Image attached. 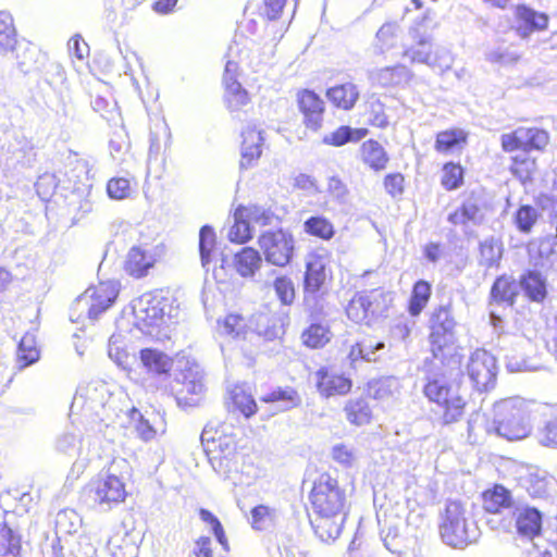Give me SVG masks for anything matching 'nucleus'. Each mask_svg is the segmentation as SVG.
Returning <instances> with one entry per match:
<instances>
[{"label": "nucleus", "instance_id": "1", "mask_svg": "<svg viewBox=\"0 0 557 557\" xmlns=\"http://www.w3.org/2000/svg\"><path fill=\"white\" fill-rule=\"evenodd\" d=\"M309 499L317 515L311 521L315 534L324 542L337 539L348 507L345 488L329 473H322L314 481Z\"/></svg>", "mask_w": 557, "mask_h": 557}, {"label": "nucleus", "instance_id": "2", "mask_svg": "<svg viewBox=\"0 0 557 557\" xmlns=\"http://www.w3.org/2000/svg\"><path fill=\"white\" fill-rule=\"evenodd\" d=\"M126 466L125 459H114L106 471L86 485L85 502L92 510L106 513L124 503L127 496L125 479L117 472Z\"/></svg>", "mask_w": 557, "mask_h": 557}, {"label": "nucleus", "instance_id": "3", "mask_svg": "<svg viewBox=\"0 0 557 557\" xmlns=\"http://www.w3.org/2000/svg\"><path fill=\"white\" fill-rule=\"evenodd\" d=\"M442 541L453 547L462 549L475 543L480 537V529L472 519L467 505L460 500L446 503L438 524Z\"/></svg>", "mask_w": 557, "mask_h": 557}, {"label": "nucleus", "instance_id": "4", "mask_svg": "<svg viewBox=\"0 0 557 557\" xmlns=\"http://www.w3.org/2000/svg\"><path fill=\"white\" fill-rule=\"evenodd\" d=\"M492 429L508 441L525 438L532 431L531 414L520 398L503 399L494 405Z\"/></svg>", "mask_w": 557, "mask_h": 557}, {"label": "nucleus", "instance_id": "5", "mask_svg": "<svg viewBox=\"0 0 557 557\" xmlns=\"http://www.w3.org/2000/svg\"><path fill=\"white\" fill-rule=\"evenodd\" d=\"M119 295L117 284L102 282L98 286L88 287L71 306L70 319L72 322H83L85 319L96 321L99 315L109 309Z\"/></svg>", "mask_w": 557, "mask_h": 557}, {"label": "nucleus", "instance_id": "6", "mask_svg": "<svg viewBox=\"0 0 557 557\" xmlns=\"http://www.w3.org/2000/svg\"><path fill=\"white\" fill-rule=\"evenodd\" d=\"M423 393L430 401L443 409L445 423L456 422L463 414L466 400L459 394L458 386L449 384L443 373H429Z\"/></svg>", "mask_w": 557, "mask_h": 557}, {"label": "nucleus", "instance_id": "7", "mask_svg": "<svg viewBox=\"0 0 557 557\" xmlns=\"http://www.w3.org/2000/svg\"><path fill=\"white\" fill-rule=\"evenodd\" d=\"M430 345L434 359L445 362L454 349L456 321L449 306L438 307L431 317Z\"/></svg>", "mask_w": 557, "mask_h": 557}, {"label": "nucleus", "instance_id": "8", "mask_svg": "<svg viewBox=\"0 0 557 557\" xmlns=\"http://www.w3.org/2000/svg\"><path fill=\"white\" fill-rule=\"evenodd\" d=\"M170 309L166 298L146 293L133 301L134 325L146 335H153L156 329L165 322Z\"/></svg>", "mask_w": 557, "mask_h": 557}, {"label": "nucleus", "instance_id": "9", "mask_svg": "<svg viewBox=\"0 0 557 557\" xmlns=\"http://www.w3.org/2000/svg\"><path fill=\"white\" fill-rule=\"evenodd\" d=\"M517 505L510 492L502 485H495L493 490L483 493V508L490 517L487 525L492 530L511 532L513 519L508 518Z\"/></svg>", "mask_w": 557, "mask_h": 557}, {"label": "nucleus", "instance_id": "10", "mask_svg": "<svg viewBox=\"0 0 557 557\" xmlns=\"http://www.w3.org/2000/svg\"><path fill=\"white\" fill-rule=\"evenodd\" d=\"M258 243L268 263L282 268L290 262L295 248L290 233L283 230L267 231L259 236Z\"/></svg>", "mask_w": 557, "mask_h": 557}, {"label": "nucleus", "instance_id": "11", "mask_svg": "<svg viewBox=\"0 0 557 557\" xmlns=\"http://www.w3.org/2000/svg\"><path fill=\"white\" fill-rule=\"evenodd\" d=\"M498 372L496 358L485 349L474 350L467 363V374L474 388L487 392L494 388Z\"/></svg>", "mask_w": 557, "mask_h": 557}, {"label": "nucleus", "instance_id": "12", "mask_svg": "<svg viewBox=\"0 0 557 557\" xmlns=\"http://www.w3.org/2000/svg\"><path fill=\"white\" fill-rule=\"evenodd\" d=\"M112 395L104 382H92L86 386H79L74 395L72 408L81 406L85 412H92L99 419L109 418L107 412L111 408Z\"/></svg>", "mask_w": 557, "mask_h": 557}, {"label": "nucleus", "instance_id": "13", "mask_svg": "<svg viewBox=\"0 0 557 557\" xmlns=\"http://www.w3.org/2000/svg\"><path fill=\"white\" fill-rule=\"evenodd\" d=\"M385 296L377 290L357 293L348 306V319L356 323L369 322L371 318L382 315L386 309Z\"/></svg>", "mask_w": 557, "mask_h": 557}, {"label": "nucleus", "instance_id": "14", "mask_svg": "<svg viewBox=\"0 0 557 557\" xmlns=\"http://www.w3.org/2000/svg\"><path fill=\"white\" fill-rule=\"evenodd\" d=\"M178 381L182 382V389L178 392L177 401L185 406H196L205 394L206 386L203 373L197 363L186 362V368Z\"/></svg>", "mask_w": 557, "mask_h": 557}, {"label": "nucleus", "instance_id": "15", "mask_svg": "<svg viewBox=\"0 0 557 557\" xmlns=\"http://www.w3.org/2000/svg\"><path fill=\"white\" fill-rule=\"evenodd\" d=\"M508 518L513 519L512 529L521 537L533 540L542 531L543 513L536 507L517 502Z\"/></svg>", "mask_w": 557, "mask_h": 557}, {"label": "nucleus", "instance_id": "16", "mask_svg": "<svg viewBox=\"0 0 557 557\" xmlns=\"http://www.w3.org/2000/svg\"><path fill=\"white\" fill-rule=\"evenodd\" d=\"M297 103L299 111L304 115L305 125L318 131L322 126L324 114V101L313 90L304 89L297 94Z\"/></svg>", "mask_w": 557, "mask_h": 557}, {"label": "nucleus", "instance_id": "17", "mask_svg": "<svg viewBox=\"0 0 557 557\" xmlns=\"http://www.w3.org/2000/svg\"><path fill=\"white\" fill-rule=\"evenodd\" d=\"M314 381L321 396L330 398L345 395L351 389V380L334 370L321 368L314 373Z\"/></svg>", "mask_w": 557, "mask_h": 557}, {"label": "nucleus", "instance_id": "18", "mask_svg": "<svg viewBox=\"0 0 557 557\" xmlns=\"http://www.w3.org/2000/svg\"><path fill=\"white\" fill-rule=\"evenodd\" d=\"M447 220L453 225L460 226L462 232L470 236L473 234V227L483 223L484 212L475 199L468 198L459 208L449 213Z\"/></svg>", "mask_w": 557, "mask_h": 557}, {"label": "nucleus", "instance_id": "19", "mask_svg": "<svg viewBox=\"0 0 557 557\" xmlns=\"http://www.w3.org/2000/svg\"><path fill=\"white\" fill-rule=\"evenodd\" d=\"M521 486L533 498L547 497L556 487L557 482L546 470L531 467L521 479Z\"/></svg>", "mask_w": 557, "mask_h": 557}, {"label": "nucleus", "instance_id": "20", "mask_svg": "<svg viewBox=\"0 0 557 557\" xmlns=\"http://www.w3.org/2000/svg\"><path fill=\"white\" fill-rule=\"evenodd\" d=\"M406 524L400 517H386L384 519V525L381 530V536L384 546L392 553L401 555L404 548H407L410 544L414 543V539H407L400 534V529Z\"/></svg>", "mask_w": 557, "mask_h": 557}, {"label": "nucleus", "instance_id": "21", "mask_svg": "<svg viewBox=\"0 0 557 557\" xmlns=\"http://www.w3.org/2000/svg\"><path fill=\"white\" fill-rule=\"evenodd\" d=\"M156 261V255L152 249L143 246H134L127 252L124 270L128 275L135 278H141L153 268Z\"/></svg>", "mask_w": 557, "mask_h": 557}, {"label": "nucleus", "instance_id": "22", "mask_svg": "<svg viewBox=\"0 0 557 557\" xmlns=\"http://www.w3.org/2000/svg\"><path fill=\"white\" fill-rule=\"evenodd\" d=\"M128 417L137 435L145 442L152 441L158 434L165 432V423L158 414L151 413L150 417H146L133 407L128 411Z\"/></svg>", "mask_w": 557, "mask_h": 557}, {"label": "nucleus", "instance_id": "23", "mask_svg": "<svg viewBox=\"0 0 557 557\" xmlns=\"http://www.w3.org/2000/svg\"><path fill=\"white\" fill-rule=\"evenodd\" d=\"M242 136L243 143L239 166L243 170H247L255 166L261 157L264 138L261 131H257L253 127H247L243 131Z\"/></svg>", "mask_w": 557, "mask_h": 557}, {"label": "nucleus", "instance_id": "24", "mask_svg": "<svg viewBox=\"0 0 557 557\" xmlns=\"http://www.w3.org/2000/svg\"><path fill=\"white\" fill-rule=\"evenodd\" d=\"M368 78L372 85L380 87H395L406 84L411 78V72L403 64L374 69L369 72Z\"/></svg>", "mask_w": 557, "mask_h": 557}, {"label": "nucleus", "instance_id": "25", "mask_svg": "<svg viewBox=\"0 0 557 557\" xmlns=\"http://www.w3.org/2000/svg\"><path fill=\"white\" fill-rule=\"evenodd\" d=\"M519 294V283L513 276L503 274L498 276L490 292V306L505 304L512 307Z\"/></svg>", "mask_w": 557, "mask_h": 557}, {"label": "nucleus", "instance_id": "26", "mask_svg": "<svg viewBox=\"0 0 557 557\" xmlns=\"http://www.w3.org/2000/svg\"><path fill=\"white\" fill-rule=\"evenodd\" d=\"M517 32L525 38L531 33L542 30L547 27L548 16L545 13L537 12L527 5H518L516 9Z\"/></svg>", "mask_w": 557, "mask_h": 557}, {"label": "nucleus", "instance_id": "27", "mask_svg": "<svg viewBox=\"0 0 557 557\" xmlns=\"http://www.w3.org/2000/svg\"><path fill=\"white\" fill-rule=\"evenodd\" d=\"M405 57H408L411 62L425 63L429 66H438L442 71L450 66V57L446 51H443L437 58L433 55L431 51V44L428 39H421L417 46H412L404 52Z\"/></svg>", "mask_w": 557, "mask_h": 557}, {"label": "nucleus", "instance_id": "28", "mask_svg": "<svg viewBox=\"0 0 557 557\" xmlns=\"http://www.w3.org/2000/svg\"><path fill=\"white\" fill-rule=\"evenodd\" d=\"M385 348L384 342L367 337L351 346L348 358L351 363L358 360L375 362L381 359Z\"/></svg>", "mask_w": 557, "mask_h": 557}, {"label": "nucleus", "instance_id": "29", "mask_svg": "<svg viewBox=\"0 0 557 557\" xmlns=\"http://www.w3.org/2000/svg\"><path fill=\"white\" fill-rule=\"evenodd\" d=\"M519 288L532 301L541 302L546 297V281L539 271L528 270L519 277Z\"/></svg>", "mask_w": 557, "mask_h": 557}, {"label": "nucleus", "instance_id": "30", "mask_svg": "<svg viewBox=\"0 0 557 557\" xmlns=\"http://www.w3.org/2000/svg\"><path fill=\"white\" fill-rule=\"evenodd\" d=\"M326 281L325 262L321 257H312L307 261L305 273V293L315 294Z\"/></svg>", "mask_w": 557, "mask_h": 557}, {"label": "nucleus", "instance_id": "31", "mask_svg": "<svg viewBox=\"0 0 557 557\" xmlns=\"http://www.w3.org/2000/svg\"><path fill=\"white\" fill-rule=\"evenodd\" d=\"M503 244L500 239L490 236L479 244V265L486 269L498 268L503 258Z\"/></svg>", "mask_w": 557, "mask_h": 557}, {"label": "nucleus", "instance_id": "32", "mask_svg": "<svg viewBox=\"0 0 557 557\" xmlns=\"http://www.w3.org/2000/svg\"><path fill=\"white\" fill-rule=\"evenodd\" d=\"M326 96L337 108L350 110L359 98V89L354 83H345L327 89Z\"/></svg>", "mask_w": 557, "mask_h": 557}, {"label": "nucleus", "instance_id": "33", "mask_svg": "<svg viewBox=\"0 0 557 557\" xmlns=\"http://www.w3.org/2000/svg\"><path fill=\"white\" fill-rule=\"evenodd\" d=\"M361 159L375 171L385 169L388 157L383 146L376 140L369 139L361 145Z\"/></svg>", "mask_w": 557, "mask_h": 557}, {"label": "nucleus", "instance_id": "34", "mask_svg": "<svg viewBox=\"0 0 557 557\" xmlns=\"http://www.w3.org/2000/svg\"><path fill=\"white\" fill-rule=\"evenodd\" d=\"M13 51H15L16 66L22 73L28 74L37 70L40 53L35 46L17 41Z\"/></svg>", "mask_w": 557, "mask_h": 557}, {"label": "nucleus", "instance_id": "35", "mask_svg": "<svg viewBox=\"0 0 557 557\" xmlns=\"http://www.w3.org/2000/svg\"><path fill=\"white\" fill-rule=\"evenodd\" d=\"M262 263L259 251L251 247L243 248L235 256V267L242 276H252Z\"/></svg>", "mask_w": 557, "mask_h": 557}, {"label": "nucleus", "instance_id": "36", "mask_svg": "<svg viewBox=\"0 0 557 557\" xmlns=\"http://www.w3.org/2000/svg\"><path fill=\"white\" fill-rule=\"evenodd\" d=\"M399 25L397 23H385L376 32L373 48L374 52L383 54L394 48L398 40Z\"/></svg>", "mask_w": 557, "mask_h": 557}, {"label": "nucleus", "instance_id": "37", "mask_svg": "<svg viewBox=\"0 0 557 557\" xmlns=\"http://www.w3.org/2000/svg\"><path fill=\"white\" fill-rule=\"evenodd\" d=\"M368 134L366 128H352L350 126H341L323 138V143L334 147H341L348 143H357Z\"/></svg>", "mask_w": 557, "mask_h": 557}, {"label": "nucleus", "instance_id": "38", "mask_svg": "<svg viewBox=\"0 0 557 557\" xmlns=\"http://www.w3.org/2000/svg\"><path fill=\"white\" fill-rule=\"evenodd\" d=\"M17 45L13 17L8 11H0V54L13 51Z\"/></svg>", "mask_w": 557, "mask_h": 557}, {"label": "nucleus", "instance_id": "39", "mask_svg": "<svg viewBox=\"0 0 557 557\" xmlns=\"http://www.w3.org/2000/svg\"><path fill=\"white\" fill-rule=\"evenodd\" d=\"M140 359L145 368L152 373L164 374L172 368V360L165 354L156 349H143Z\"/></svg>", "mask_w": 557, "mask_h": 557}, {"label": "nucleus", "instance_id": "40", "mask_svg": "<svg viewBox=\"0 0 557 557\" xmlns=\"http://www.w3.org/2000/svg\"><path fill=\"white\" fill-rule=\"evenodd\" d=\"M108 355L119 368L129 370L134 357L125 349L124 336L121 333H114L109 338Z\"/></svg>", "mask_w": 557, "mask_h": 557}, {"label": "nucleus", "instance_id": "41", "mask_svg": "<svg viewBox=\"0 0 557 557\" xmlns=\"http://www.w3.org/2000/svg\"><path fill=\"white\" fill-rule=\"evenodd\" d=\"M302 343L310 348H320L331 339V332L327 324L312 322L301 334Z\"/></svg>", "mask_w": 557, "mask_h": 557}, {"label": "nucleus", "instance_id": "42", "mask_svg": "<svg viewBox=\"0 0 557 557\" xmlns=\"http://www.w3.org/2000/svg\"><path fill=\"white\" fill-rule=\"evenodd\" d=\"M267 403L275 404L277 411H287L297 407L300 404V397L298 393L293 388H278L263 397Z\"/></svg>", "mask_w": 557, "mask_h": 557}, {"label": "nucleus", "instance_id": "43", "mask_svg": "<svg viewBox=\"0 0 557 557\" xmlns=\"http://www.w3.org/2000/svg\"><path fill=\"white\" fill-rule=\"evenodd\" d=\"M431 284L424 280L414 283L409 300V312L412 317H417L425 308L431 297Z\"/></svg>", "mask_w": 557, "mask_h": 557}, {"label": "nucleus", "instance_id": "44", "mask_svg": "<svg viewBox=\"0 0 557 557\" xmlns=\"http://www.w3.org/2000/svg\"><path fill=\"white\" fill-rule=\"evenodd\" d=\"M519 134L523 151L543 150L549 140L547 132L537 127H520Z\"/></svg>", "mask_w": 557, "mask_h": 557}, {"label": "nucleus", "instance_id": "45", "mask_svg": "<svg viewBox=\"0 0 557 557\" xmlns=\"http://www.w3.org/2000/svg\"><path fill=\"white\" fill-rule=\"evenodd\" d=\"M252 225L240 207L234 213V224L228 231L231 242L245 243L252 237Z\"/></svg>", "mask_w": 557, "mask_h": 557}, {"label": "nucleus", "instance_id": "46", "mask_svg": "<svg viewBox=\"0 0 557 557\" xmlns=\"http://www.w3.org/2000/svg\"><path fill=\"white\" fill-rule=\"evenodd\" d=\"M215 247V233L209 225H205L199 232V253L202 268L208 272Z\"/></svg>", "mask_w": 557, "mask_h": 557}, {"label": "nucleus", "instance_id": "47", "mask_svg": "<svg viewBox=\"0 0 557 557\" xmlns=\"http://www.w3.org/2000/svg\"><path fill=\"white\" fill-rule=\"evenodd\" d=\"M344 410L348 421L357 425L367 424L371 419V409L364 398L350 399Z\"/></svg>", "mask_w": 557, "mask_h": 557}, {"label": "nucleus", "instance_id": "48", "mask_svg": "<svg viewBox=\"0 0 557 557\" xmlns=\"http://www.w3.org/2000/svg\"><path fill=\"white\" fill-rule=\"evenodd\" d=\"M107 546L113 557H133L137 549L127 531L123 535L115 534L110 537Z\"/></svg>", "mask_w": 557, "mask_h": 557}, {"label": "nucleus", "instance_id": "49", "mask_svg": "<svg viewBox=\"0 0 557 557\" xmlns=\"http://www.w3.org/2000/svg\"><path fill=\"white\" fill-rule=\"evenodd\" d=\"M231 399L235 409L239 410L245 417L249 418L257 411V404L251 394L247 393L243 386H235L231 391Z\"/></svg>", "mask_w": 557, "mask_h": 557}, {"label": "nucleus", "instance_id": "50", "mask_svg": "<svg viewBox=\"0 0 557 557\" xmlns=\"http://www.w3.org/2000/svg\"><path fill=\"white\" fill-rule=\"evenodd\" d=\"M0 540L4 549V557L21 556V535L7 523L0 529Z\"/></svg>", "mask_w": 557, "mask_h": 557}, {"label": "nucleus", "instance_id": "51", "mask_svg": "<svg viewBox=\"0 0 557 557\" xmlns=\"http://www.w3.org/2000/svg\"><path fill=\"white\" fill-rule=\"evenodd\" d=\"M463 141H466V135L461 129H448L436 135L434 147L437 152L447 153Z\"/></svg>", "mask_w": 557, "mask_h": 557}, {"label": "nucleus", "instance_id": "52", "mask_svg": "<svg viewBox=\"0 0 557 557\" xmlns=\"http://www.w3.org/2000/svg\"><path fill=\"white\" fill-rule=\"evenodd\" d=\"M305 232L320 237L322 239H331L334 236L333 224L324 216H311L304 223Z\"/></svg>", "mask_w": 557, "mask_h": 557}, {"label": "nucleus", "instance_id": "53", "mask_svg": "<svg viewBox=\"0 0 557 557\" xmlns=\"http://www.w3.org/2000/svg\"><path fill=\"white\" fill-rule=\"evenodd\" d=\"M540 216L539 210L531 205H521L515 213L513 222L521 233H530Z\"/></svg>", "mask_w": 557, "mask_h": 557}, {"label": "nucleus", "instance_id": "54", "mask_svg": "<svg viewBox=\"0 0 557 557\" xmlns=\"http://www.w3.org/2000/svg\"><path fill=\"white\" fill-rule=\"evenodd\" d=\"M276 511L264 505H258L251 510V527L258 531H264L274 525Z\"/></svg>", "mask_w": 557, "mask_h": 557}, {"label": "nucleus", "instance_id": "55", "mask_svg": "<svg viewBox=\"0 0 557 557\" xmlns=\"http://www.w3.org/2000/svg\"><path fill=\"white\" fill-rule=\"evenodd\" d=\"M225 86V101L232 111L239 110L248 103V94L238 81H233Z\"/></svg>", "mask_w": 557, "mask_h": 557}, {"label": "nucleus", "instance_id": "56", "mask_svg": "<svg viewBox=\"0 0 557 557\" xmlns=\"http://www.w3.org/2000/svg\"><path fill=\"white\" fill-rule=\"evenodd\" d=\"M536 436L540 445L557 448V409L550 413L543 426L537 430Z\"/></svg>", "mask_w": 557, "mask_h": 557}, {"label": "nucleus", "instance_id": "57", "mask_svg": "<svg viewBox=\"0 0 557 557\" xmlns=\"http://www.w3.org/2000/svg\"><path fill=\"white\" fill-rule=\"evenodd\" d=\"M398 388L395 377H384L369 383V395L374 399L384 400L393 396Z\"/></svg>", "mask_w": 557, "mask_h": 557}, {"label": "nucleus", "instance_id": "58", "mask_svg": "<svg viewBox=\"0 0 557 557\" xmlns=\"http://www.w3.org/2000/svg\"><path fill=\"white\" fill-rule=\"evenodd\" d=\"M17 358L21 368H26L39 359V350L34 345V338L30 335H25L17 349Z\"/></svg>", "mask_w": 557, "mask_h": 557}, {"label": "nucleus", "instance_id": "59", "mask_svg": "<svg viewBox=\"0 0 557 557\" xmlns=\"http://www.w3.org/2000/svg\"><path fill=\"white\" fill-rule=\"evenodd\" d=\"M463 170L455 163H446L443 168L442 185L447 190L458 188L462 184Z\"/></svg>", "mask_w": 557, "mask_h": 557}, {"label": "nucleus", "instance_id": "60", "mask_svg": "<svg viewBox=\"0 0 557 557\" xmlns=\"http://www.w3.org/2000/svg\"><path fill=\"white\" fill-rule=\"evenodd\" d=\"M245 210L246 218L249 219L252 227L255 225L267 226L271 225L276 216L270 210H267L262 207L251 206V207H240Z\"/></svg>", "mask_w": 557, "mask_h": 557}, {"label": "nucleus", "instance_id": "61", "mask_svg": "<svg viewBox=\"0 0 557 557\" xmlns=\"http://www.w3.org/2000/svg\"><path fill=\"white\" fill-rule=\"evenodd\" d=\"M274 290L282 304L290 305L294 301L295 288L290 278L286 276L277 277L274 281Z\"/></svg>", "mask_w": 557, "mask_h": 557}, {"label": "nucleus", "instance_id": "62", "mask_svg": "<svg viewBox=\"0 0 557 557\" xmlns=\"http://www.w3.org/2000/svg\"><path fill=\"white\" fill-rule=\"evenodd\" d=\"M332 458L345 468L352 467L357 460L356 450L345 444H336L332 448Z\"/></svg>", "mask_w": 557, "mask_h": 557}, {"label": "nucleus", "instance_id": "63", "mask_svg": "<svg viewBox=\"0 0 557 557\" xmlns=\"http://www.w3.org/2000/svg\"><path fill=\"white\" fill-rule=\"evenodd\" d=\"M200 519L211 527L212 533L214 534L216 541L223 546L226 547L227 540L224 533V529L219 521V519L208 509L201 508L199 510Z\"/></svg>", "mask_w": 557, "mask_h": 557}, {"label": "nucleus", "instance_id": "64", "mask_svg": "<svg viewBox=\"0 0 557 557\" xmlns=\"http://www.w3.org/2000/svg\"><path fill=\"white\" fill-rule=\"evenodd\" d=\"M107 191L112 199H124L131 194L129 181L123 177L111 178L107 184Z\"/></svg>", "mask_w": 557, "mask_h": 557}]
</instances>
